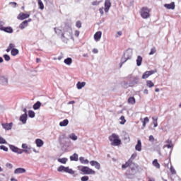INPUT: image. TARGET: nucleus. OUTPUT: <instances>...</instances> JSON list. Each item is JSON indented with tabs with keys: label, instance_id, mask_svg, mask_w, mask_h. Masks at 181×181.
Here are the masks:
<instances>
[{
	"label": "nucleus",
	"instance_id": "1",
	"mask_svg": "<svg viewBox=\"0 0 181 181\" xmlns=\"http://www.w3.org/2000/svg\"><path fill=\"white\" fill-rule=\"evenodd\" d=\"M109 141H110V145L112 146H119V145H121L119 136L115 133L112 134V135L109 136Z\"/></svg>",
	"mask_w": 181,
	"mask_h": 181
},
{
	"label": "nucleus",
	"instance_id": "2",
	"mask_svg": "<svg viewBox=\"0 0 181 181\" xmlns=\"http://www.w3.org/2000/svg\"><path fill=\"white\" fill-rule=\"evenodd\" d=\"M132 49H128L127 50L125 51L123 57L121 59V64L120 67H122V65L124 63H125L127 60H130V59L132 58Z\"/></svg>",
	"mask_w": 181,
	"mask_h": 181
},
{
	"label": "nucleus",
	"instance_id": "3",
	"mask_svg": "<svg viewBox=\"0 0 181 181\" xmlns=\"http://www.w3.org/2000/svg\"><path fill=\"white\" fill-rule=\"evenodd\" d=\"M140 15L143 19H148V18L151 17V9L148 7L141 8Z\"/></svg>",
	"mask_w": 181,
	"mask_h": 181
},
{
	"label": "nucleus",
	"instance_id": "4",
	"mask_svg": "<svg viewBox=\"0 0 181 181\" xmlns=\"http://www.w3.org/2000/svg\"><path fill=\"white\" fill-rule=\"evenodd\" d=\"M9 148L11 151H12V152H14L15 153H18V155H22L23 152H25V153H30V152H29L28 150H26V149L22 150L13 145H10Z\"/></svg>",
	"mask_w": 181,
	"mask_h": 181
},
{
	"label": "nucleus",
	"instance_id": "5",
	"mask_svg": "<svg viewBox=\"0 0 181 181\" xmlns=\"http://www.w3.org/2000/svg\"><path fill=\"white\" fill-rule=\"evenodd\" d=\"M58 172H65L66 173H69V175H74L76 173L75 170H73V169L69 168V167H64V165H60L57 168Z\"/></svg>",
	"mask_w": 181,
	"mask_h": 181
},
{
	"label": "nucleus",
	"instance_id": "6",
	"mask_svg": "<svg viewBox=\"0 0 181 181\" xmlns=\"http://www.w3.org/2000/svg\"><path fill=\"white\" fill-rule=\"evenodd\" d=\"M80 170L83 173V175H95V172L87 166L82 167Z\"/></svg>",
	"mask_w": 181,
	"mask_h": 181
},
{
	"label": "nucleus",
	"instance_id": "7",
	"mask_svg": "<svg viewBox=\"0 0 181 181\" xmlns=\"http://www.w3.org/2000/svg\"><path fill=\"white\" fill-rule=\"evenodd\" d=\"M155 73H156V71L155 70L146 71L143 74L141 78L145 80L148 78V77H149L150 76H152V74H155Z\"/></svg>",
	"mask_w": 181,
	"mask_h": 181
},
{
	"label": "nucleus",
	"instance_id": "8",
	"mask_svg": "<svg viewBox=\"0 0 181 181\" xmlns=\"http://www.w3.org/2000/svg\"><path fill=\"white\" fill-rule=\"evenodd\" d=\"M29 16H30V13H29L28 14L20 13L17 16V19H18V21H23L24 19H28Z\"/></svg>",
	"mask_w": 181,
	"mask_h": 181
},
{
	"label": "nucleus",
	"instance_id": "9",
	"mask_svg": "<svg viewBox=\"0 0 181 181\" xmlns=\"http://www.w3.org/2000/svg\"><path fill=\"white\" fill-rule=\"evenodd\" d=\"M105 8L104 11L106 13L110 11V8H111V1L110 0H105Z\"/></svg>",
	"mask_w": 181,
	"mask_h": 181
},
{
	"label": "nucleus",
	"instance_id": "10",
	"mask_svg": "<svg viewBox=\"0 0 181 181\" xmlns=\"http://www.w3.org/2000/svg\"><path fill=\"white\" fill-rule=\"evenodd\" d=\"M90 165L91 166H95V169H97L98 170H100V169H101V164H100L98 161L91 160L90 161Z\"/></svg>",
	"mask_w": 181,
	"mask_h": 181
},
{
	"label": "nucleus",
	"instance_id": "11",
	"mask_svg": "<svg viewBox=\"0 0 181 181\" xmlns=\"http://www.w3.org/2000/svg\"><path fill=\"white\" fill-rule=\"evenodd\" d=\"M103 35V33L101 31H98L94 35V39L95 42H100L101 40V36Z\"/></svg>",
	"mask_w": 181,
	"mask_h": 181
},
{
	"label": "nucleus",
	"instance_id": "12",
	"mask_svg": "<svg viewBox=\"0 0 181 181\" xmlns=\"http://www.w3.org/2000/svg\"><path fill=\"white\" fill-rule=\"evenodd\" d=\"M26 173V169L22 168H16L14 170L15 175H21V173Z\"/></svg>",
	"mask_w": 181,
	"mask_h": 181
},
{
	"label": "nucleus",
	"instance_id": "13",
	"mask_svg": "<svg viewBox=\"0 0 181 181\" xmlns=\"http://www.w3.org/2000/svg\"><path fill=\"white\" fill-rule=\"evenodd\" d=\"M4 129H6V131H10V129H12V123H5L1 124Z\"/></svg>",
	"mask_w": 181,
	"mask_h": 181
},
{
	"label": "nucleus",
	"instance_id": "14",
	"mask_svg": "<svg viewBox=\"0 0 181 181\" xmlns=\"http://www.w3.org/2000/svg\"><path fill=\"white\" fill-rule=\"evenodd\" d=\"M20 121L22 124H26V121H28V114H23L20 117Z\"/></svg>",
	"mask_w": 181,
	"mask_h": 181
},
{
	"label": "nucleus",
	"instance_id": "15",
	"mask_svg": "<svg viewBox=\"0 0 181 181\" xmlns=\"http://www.w3.org/2000/svg\"><path fill=\"white\" fill-rule=\"evenodd\" d=\"M175 2H171L170 4H164V8H166V9H175Z\"/></svg>",
	"mask_w": 181,
	"mask_h": 181
},
{
	"label": "nucleus",
	"instance_id": "16",
	"mask_svg": "<svg viewBox=\"0 0 181 181\" xmlns=\"http://www.w3.org/2000/svg\"><path fill=\"white\" fill-rule=\"evenodd\" d=\"M35 144H36V146H37V148H42V146H43V144H45V142H43V140H42L40 139H37L35 140Z\"/></svg>",
	"mask_w": 181,
	"mask_h": 181
},
{
	"label": "nucleus",
	"instance_id": "17",
	"mask_svg": "<svg viewBox=\"0 0 181 181\" xmlns=\"http://www.w3.org/2000/svg\"><path fill=\"white\" fill-rule=\"evenodd\" d=\"M136 151L141 152L142 151V143H141V140L137 141V144L135 146Z\"/></svg>",
	"mask_w": 181,
	"mask_h": 181
},
{
	"label": "nucleus",
	"instance_id": "18",
	"mask_svg": "<svg viewBox=\"0 0 181 181\" xmlns=\"http://www.w3.org/2000/svg\"><path fill=\"white\" fill-rule=\"evenodd\" d=\"M86 82H78L76 83V88H78V90H81V88H83V87H86Z\"/></svg>",
	"mask_w": 181,
	"mask_h": 181
},
{
	"label": "nucleus",
	"instance_id": "19",
	"mask_svg": "<svg viewBox=\"0 0 181 181\" xmlns=\"http://www.w3.org/2000/svg\"><path fill=\"white\" fill-rule=\"evenodd\" d=\"M70 160H74L75 162H77L78 160V153H74L73 156H71L69 157Z\"/></svg>",
	"mask_w": 181,
	"mask_h": 181
},
{
	"label": "nucleus",
	"instance_id": "20",
	"mask_svg": "<svg viewBox=\"0 0 181 181\" xmlns=\"http://www.w3.org/2000/svg\"><path fill=\"white\" fill-rule=\"evenodd\" d=\"M79 160L83 165H88L90 163V161L88 159H85L84 157H80Z\"/></svg>",
	"mask_w": 181,
	"mask_h": 181
},
{
	"label": "nucleus",
	"instance_id": "21",
	"mask_svg": "<svg viewBox=\"0 0 181 181\" xmlns=\"http://www.w3.org/2000/svg\"><path fill=\"white\" fill-rule=\"evenodd\" d=\"M1 30H4V32H6L7 33H12L13 32V30L11 27H6L1 28Z\"/></svg>",
	"mask_w": 181,
	"mask_h": 181
},
{
	"label": "nucleus",
	"instance_id": "22",
	"mask_svg": "<svg viewBox=\"0 0 181 181\" xmlns=\"http://www.w3.org/2000/svg\"><path fill=\"white\" fill-rule=\"evenodd\" d=\"M67 125H69V119H67L59 122V127H67Z\"/></svg>",
	"mask_w": 181,
	"mask_h": 181
},
{
	"label": "nucleus",
	"instance_id": "23",
	"mask_svg": "<svg viewBox=\"0 0 181 181\" xmlns=\"http://www.w3.org/2000/svg\"><path fill=\"white\" fill-rule=\"evenodd\" d=\"M131 163H132V160L129 159L125 164L122 165V169H127V168L131 165Z\"/></svg>",
	"mask_w": 181,
	"mask_h": 181
},
{
	"label": "nucleus",
	"instance_id": "24",
	"mask_svg": "<svg viewBox=\"0 0 181 181\" xmlns=\"http://www.w3.org/2000/svg\"><path fill=\"white\" fill-rule=\"evenodd\" d=\"M28 26V21H23L20 25H19V28L20 29H25V28H27Z\"/></svg>",
	"mask_w": 181,
	"mask_h": 181
},
{
	"label": "nucleus",
	"instance_id": "25",
	"mask_svg": "<svg viewBox=\"0 0 181 181\" xmlns=\"http://www.w3.org/2000/svg\"><path fill=\"white\" fill-rule=\"evenodd\" d=\"M64 62L65 63V64H66L67 66H71V63H73V59L70 57L66 58L64 59Z\"/></svg>",
	"mask_w": 181,
	"mask_h": 181
},
{
	"label": "nucleus",
	"instance_id": "26",
	"mask_svg": "<svg viewBox=\"0 0 181 181\" xmlns=\"http://www.w3.org/2000/svg\"><path fill=\"white\" fill-rule=\"evenodd\" d=\"M69 138L70 139H72V141H77V139H78V137H77V136L74 133H71V134H69Z\"/></svg>",
	"mask_w": 181,
	"mask_h": 181
},
{
	"label": "nucleus",
	"instance_id": "27",
	"mask_svg": "<svg viewBox=\"0 0 181 181\" xmlns=\"http://www.w3.org/2000/svg\"><path fill=\"white\" fill-rule=\"evenodd\" d=\"M11 56H16L18 54H19V50L18 49H16V48H13L11 49Z\"/></svg>",
	"mask_w": 181,
	"mask_h": 181
},
{
	"label": "nucleus",
	"instance_id": "28",
	"mask_svg": "<svg viewBox=\"0 0 181 181\" xmlns=\"http://www.w3.org/2000/svg\"><path fill=\"white\" fill-rule=\"evenodd\" d=\"M67 160H69L67 158H58V162L62 163L63 165H66V163H67Z\"/></svg>",
	"mask_w": 181,
	"mask_h": 181
},
{
	"label": "nucleus",
	"instance_id": "29",
	"mask_svg": "<svg viewBox=\"0 0 181 181\" xmlns=\"http://www.w3.org/2000/svg\"><path fill=\"white\" fill-rule=\"evenodd\" d=\"M42 103L40 101H37L35 104L33 105V110H39Z\"/></svg>",
	"mask_w": 181,
	"mask_h": 181
},
{
	"label": "nucleus",
	"instance_id": "30",
	"mask_svg": "<svg viewBox=\"0 0 181 181\" xmlns=\"http://www.w3.org/2000/svg\"><path fill=\"white\" fill-rule=\"evenodd\" d=\"M146 86L147 87H148V88H152V87L155 86V83H153V82H152V81H146Z\"/></svg>",
	"mask_w": 181,
	"mask_h": 181
},
{
	"label": "nucleus",
	"instance_id": "31",
	"mask_svg": "<svg viewBox=\"0 0 181 181\" xmlns=\"http://www.w3.org/2000/svg\"><path fill=\"white\" fill-rule=\"evenodd\" d=\"M153 166H155V168H156L157 169H160V164H159V163H158V160L155 159L153 161Z\"/></svg>",
	"mask_w": 181,
	"mask_h": 181
},
{
	"label": "nucleus",
	"instance_id": "32",
	"mask_svg": "<svg viewBox=\"0 0 181 181\" xmlns=\"http://www.w3.org/2000/svg\"><path fill=\"white\" fill-rule=\"evenodd\" d=\"M141 64H142V57L139 55L136 59V65L139 66Z\"/></svg>",
	"mask_w": 181,
	"mask_h": 181
},
{
	"label": "nucleus",
	"instance_id": "33",
	"mask_svg": "<svg viewBox=\"0 0 181 181\" xmlns=\"http://www.w3.org/2000/svg\"><path fill=\"white\" fill-rule=\"evenodd\" d=\"M152 119H153V124L154 125V128H156V127H158V117H153Z\"/></svg>",
	"mask_w": 181,
	"mask_h": 181
},
{
	"label": "nucleus",
	"instance_id": "34",
	"mask_svg": "<svg viewBox=\"0 0 181 181\" xmlns=\"http://www.w3.org/2000/svg\"><path fill=\"white\" fill-rule=\"evenodd\" d=\"M128 103H129V104H132V105H134V104H135V103H136L135 98H134V97L129 98Z\"/></svg>",
	"mask_w": 181,
	"mask_h": 181
},
{
	"label": "nucleus",
	"instance_id": "35",
	"mask_svg": "<svg viewBox=\"0 0 181 181\" xmlns=\"http://www.w3.org/2000/svg\"><path fill=\"white\" fill-rule=\"evenodd\" d=\"M37 2H38V6H39V8L40 9H45V5L43 4V2L42 1V0H37Z\"/></svg>",
	"mask_w": 181,
	"mask_h": 181
},
{
	"label": "nucleus",
	"instance_id": "36",
	"mask_svg": "<svg viewBox=\"0 0 181 181\" xmlns=\"http://www.w3.org/2000/svg\"><path fill=\"white\" fill-rule=\"evenodd\" d=\"M148 122H149V118H148L147 117L144 118V119L142 121V124H143V127L144 128H145V127H146V124H148Z\"/></svg>",
	"mask_w": 181,
	"mask_h": 181
},
{
	"label": "nucleus",
	"instance_id": "37",
	"mask_svg": "<svg viewBox=\"0 0 181 181\" xmlns=\"http://www.w3.org/2000/svg\"><path fill=\"white\" fill-rule=\"evenodd\" d=\"M119 119H120L119 124H121V125H124V124L127 122V120L125 119V117L124 116H121Z\"/></svg>",
	"mask_w": 181,
	"mask_h": 181
},
{
	"label": "nucleus",
	"instance_id": "38",
	"mask_svg": "<svg viewBox=\"0 0 181 181\" xmlns=\"http://www.w3.org/2000/svg\"><path fill=\"white\" fill-rule=\"evenodd\" d=\"M1 81L3 83V86H7L8 85V78L3 77V78H1Z\"/></svg>",
	"mask_w": 181,
	"mask_h": 181
},
{
	"label": "nucleus",
	"instance_id": "39",
	"mask_svg": "<svg viewBox=\"0 0 181 181\" xmlns=\"http://www.w3.org/2000/svg\"><path fill=\"white\" fill-rule=\"evenodd\" d=\"M28 116L30 118H35V112L33 110L28 111Z\"/></svg>",
	"mask_w": 181,
	"mask_h": 181
},
{
	"label": "nucleus",
	"instance_id": "40",
	"mask_svg": "<svg viewBox=\"0 0 181 181\" xmlns=\"http://www.w3.org/2000/svg\"><path fill=\"white\" fill-rule=\"evenodd\" d=\"M155 53H156V47H153L151 49V52H149V56H152V54H155Z\"/></svg>",
	"mask_w": 181,
	"mask_h": 181
},
{
	"label": "nucleus",
	"instance_id": "41",
	"mask_svg": "<svg viewBox=\"0 0 181 181\" xmlns=\"http://www.w3.org/2000/svg\"><path fill=\"white\" fill-rule=\"evenodd\" d=\"M21 148H23V150H26L28 151V149H30V147L28 146V144H23L22 146H21Z\"/></svg>",
	"mask_w": 181,
	"mask_h": 181
},
{
	"label": "nucleus",
	"instance_id": "42",
	"mask_svg": "<svg viewBox=\"0 0 181 181\" xmlns=\"http://www.w3.org/2000/svg\"><path fill=\"white\" fill-rule=\"evenodd\" d=\"M4 59L6 60V62H9V60H11V57H9V55L8 54H4L3 56Z\"/></svg>",
	"mask_w": 181,
	"mask_h": 181
},
{
	"label": "nucleus",
	"instance_id": "43",
	"mask_svg": "<svg viewBox=\"0 0 181 181\" xmlns=\"http://www.w3.org/2000/svg\"><path fill=\"white\" fill-rule=\"evenodd\" d=\"M76 28H78V29H80V28H81V21H76Z\"/></svg>",
	"mask_w": 181,
	"mask_h": 181
},
{
	"label": "nucleus",
	"instance_id": "44",
	"mask_svg": "<svg viewBox=\"0 0 181 181\" xmlns=\"http://www.w3.org/2000/svg\"><path fill=\"white\" fill-rule=\"evenodd\" d=\"M71 33H73V30L71 28H68V36L69 37H71Z\"/></svg>",
	"mask_w": 181,
	"mask_h": 181
},
{
	"label": "nucleus",
	"instance_id": "45",
	"mask_svg": "<svg viewBox=\"0 0 181 181\" xmlns=\"http://www.w3.org/2000/svg\"><path fill=\"white\" fill-rule=\"evenodd\" d=\"M9 5H11V6H12V8H16V6L18 5V4L15 1H13V2H10Z\"/></svg>",
	"mask_w": 181,
	"mask_h": 181
},
{
	"label": "nucleus",
	"instance_id": "46",
	"mask_svg": "<svg viewBox=\"0 0 181 181\" xmlns=\"http://www.w3.org/2000/svg\"><path fill=\"white\" fill-rule=\"evenodd\" d=\"M170 170L172 175H176V170H175L173 166L171 165Z\"/></svg>",
	"mask_w": 181,
	"mask_h": 181
},
{
	"label": "nucleus",
	"instance_id": "47",
	"mask_svg": "<svg viewBox=\"0 0 181 181\" xmlns=\"http://www.w3.org/2000/svg\"><path fill=\"white\" fill-rule=\"evenodd\" d=\"M0 149H1L2 151H4L5 152H8V147L5 146H0Z\"/></svg>",
	"mask_w": 181,
	"mask_h": 181
},
{
	"label": "nucleus",
	"instance_id": "48",
	"mask_svg": "<svg viewBox=\"0 0 181 181\" xmlns=\"http://www.w3.org/2000/svg\"><path fill=\"white\" fill-rule=\"evenodd\" d=\"M163 148H168V149H170V148H173V144H165L164 145Z\"/></svg>",
	"mask_w": 181,
	"mask_h": 181
},
{
	"label": "nucleus",
	"instance_id": "49",
	"mask_svg": "<svg viewBox=\"0 0 181 181\" xmlns=\"http://www.w3.org/2000/svg\"><path fill=\"white\" fill-rule=\"evenodd\" d=\"M0 144H7L6 140L4 139L3 137L0 136Z\"/></svg>",
	"mask_w": 181,
	"mask_h": 181
},
{
	"label": "nucleus",
	"instance_id": "50",
	"mask_svg": "<svg viewBox=\"0 0 181 181\" xmlns=\"http://www.w3.org/2000/svg\"><path fill=\"white\" fill-rule=\"evenodd\" d=\"M88 176H83L81 178V181H88Z\"/></svg>",
	"mask_w": 181,
	"mask_h": 181
},
{
	"label": "nucleus",
	"instance_id": "51",
	"mask_svg": "<svg viewBox=\"0 0 181 181\" xmlns=\"http://www.w3.org/2000/svg\"><path fill=\"white\" fill-rule=\"evenodd\" d=\"M100 2H101V1H95L92 2V5H93V6H97V5H100Z\"/></svg>",
	"mask_w": 181,
	"mask_h": 181
},
{
	"label": "nucleus",
	"instance_id": "52",
	"mask_svg": "<svg viewBox=\"0 0 181 181\" xmlns=\"http://www.w3.org/2000/svg\"><path fill=\"white\" fill-rule=\"evenodd\" d=\"M149 141H150V142H155V137H153V136H152V135H150Z\"/></svg>",
	"mask_w": 181,
	"mask_h": 181
},
{
	"label": "nucleus",
	"instance_id": "53",
	"mask_svg": "<svg viewBox=\"0 0 181 181\" xmlns=\"http://www.w3.org/2000/svg\"><path fill=\"white\" fill-rule=\"evenodd\" d=\"M6 168H8V169H12V168H13V165H12V164L8 163L6 164Z\"/></svg>",
	"mask_w": 181,
	"mask_h": 181
},
{
	"label": "nucleus",
	"instance_id": "54",
	"mask_svg": "<svg viewBox=\"0 0 181 181\" xmlns=\"http://www.w3.org/2000/svg\"><path fill=\"white\" fill-rule=\"evenodd\" d=\"M135 158H136V153H133L130 158L131 160H132H132L134 159H135Z\"/></svg>",
	"mask_w": 181,
	"mask_h": 181
},
{
	"label": "nucleus",
	"instance_id": "55",
	"mask_svg": "<svg viewBox=\"0 0 181 181\" xmlns=\"http://www.w3.org/2000/svg\"><path fill=\"white\" fill-rule=\"evenodd\" d=\"M99 12L102 16L104 15V7L100 8Z\"/></svg>",
	"mask_w": 181,
	"mask_h": 181
},
{
	"label": "nucleus",
	"instance_id": "56",
	"mask_svg": "<svg viewBox=\"0 0 181 181\" xmlns=\"http://www.w3.org/2000/svg\"><path fill=\"white\" fill-rule=\"evenodd\" d=\"M74 35L76 36V37H78V36H80V31L76 30Z\"/></svg>",
	"mask_w": 181,
	"mask_h": 181
},
{
	"label": "nucleus",
	"instance_id": "57",
	"mask_svg": "<svg viewBox=\"0 0 181 181\" xmlns=\"http://www.w3.org/2000/svg\"><path fill=\"white\" fill-rule=\"evenodd\" d=\"M4 25H5V23L4 21H0V30L4 28Z\"/></svg>",
	"mask_w": 181,
	"mask_h": 181
},
{
	"label": "nucleus",
	"instance_id": "58",
	"mask_svg": "<svg viewBox=\"0 0 181 181\" xmlns=\"http://www.w3.org/2000/svg\"><path fill=\"white\" fill-rule=\"evenodd\" d=\"M8 47L12 50V49H14L13 47H15V45L9 44Z\"/></svg>",
	"mask_w": 181,
	"mask_h": 181
},
{
	"label": "nucleus",
	"instance_id": "59",
	"mask_svg": "<svg viewBox=\"0 0 181 181\" xmlns=\"http://www.w3.org/2000/svg\"><path fill=\"white\" fill-rule=\"evenodd\" d=\"M165 144H172V140L168 139V140L165 141Z\"/></svg>",
	"mask_w": 181,
	"mask_h": 181
},
{
	"label": "nucleus",
	"instance_id": "60",
	"mask_svg": "<svg viewBox=\"0 0 181 181\" xmlns=\"http://www.w3.org/2000/svg\"><path fill=\"white\" fill-rule=\"evenodd\" d=\"M93 53H95V54L98 53V49H93Z\"/></svg>",
	"mask_w": 181,
	"mask_h": 181
},
{
	"label": "nucleus",
	"instance_id": "61",
	"mask_svg": "<svg viewBox=\"0 0 181 181\" xmlns=\"http://www.w3.org/2000/svg\"><path fill=\"white\" fill-rule=\"evenodd\" d=\"M144 94L148 95V89H144Z\"/></svg>",
	"mask_w": 181,
	"mask_h": 181
},
{
	"label": "nucleus",
	"instance_id": "62",
	"mask_svg": "<svg viewBox=\"0 0 181 181\" xmlns=\"http://www.w3.org/2000/svg\"><path fill=\"white\" fill-rule=\"evenodd\" d=\"M75 103H76V101H74V100H71V101H69L68 103L69 105H70V104H75Z\"/></svg>",
	"mask_w": 181,
	"mask_h": 181
},
{
	"label": "nucleus",
	"instance_id": "63",
	"mask_svg": "<svg viewBox=\"0 0 181 181\" xmlns=\"http://www.w3.org/2000/svg\"><path fill=\"white\" fill-rule=\"evenodd\" d=\"M123 87H124L125 88H127V83L126 82L123 83Z\"/></svg>",
	"mask_w": 181,
	"mask_h": 181
},
{
	"label": "nucleus",
	"instance_id": "64",
	"mask_svg": "<svg viewBox=\"0 0 181 181\" xmlns=\"http://www.w3.org/2000/svg\"><path fill=\"white\" fill-rule=\"evenodd\" d=\"M11 181H18V180H16L15 178H11Z\"/></svg>",
	"mask_w": 181,
	"mask_h": 181
}]
</instances>
